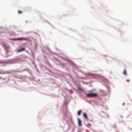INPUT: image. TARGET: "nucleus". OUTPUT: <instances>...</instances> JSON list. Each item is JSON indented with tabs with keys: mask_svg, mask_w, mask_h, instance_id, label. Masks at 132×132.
Wrapping results in <instances>:
<instances>
[{
	"mask_svg": "<svg viewBox=\"0 0 132 132\" xmlns=\"http://www.w3.org/2000/svg\"><path fill=\"white\" fill-rule=\"evenodd\" d=\"M83 115L84 117L86 119H88V117L87 115V114L85 113H84L83 114Z\"/></svg>",
	"mask_w": 132,
	"mask_h": 132,
	"instance_id": "obj_5",
	"label": "nucleus"
},
{
	"mask_svg": "<svg viewBox=\"0 0 132 132\" xmlns=\"http://www.w3.org/2000/svg\"><path fill=\"white\" fill-rule=\"evenodd\" d=\"M14 40H29V39L27 38H24L23 37L19 38H17L13 39Z\"/></svg>",
	"mask_w": 132,
	"mask_h": 132,
	"instance_id": "obj_2",
	"label": "nucleus"
},
{
	"mask_svg": "<svg viewBox=\"0 0 132 132\" xmlns=\"http://www.w3.org/2000/svg\"><path fill=\"white\" fill-rule=\"evenodd\" d=\"M123 74L126 75H127V71L125 69H124L123 71Z\"/></svg>",
	"mask_w": 132,
	"mask_h": 132,
	"instance_id": "obj_6",
	"label": "nucleus"
},
{
	"mask_svg": "<svg viewBox=\"0 0 132 132\" xmlns=\"http://www.w3.org/2000/svg\"><path fill=\"white\" fill-rule=\"evenodd\" d=\"M2 78L0 76V79H1V78Z\"/></svg>",
	"mask_w": 132,
	"mask_h": 132,
	"instance_id": "obj_11",
	"label": "nucleus"
},
{
	"mask_svg": "<svg viewBox=\"0 0 132 132\" xmlns=\"http://www.w3.org/2000/svg\"><path fill=\"white\" fill-rule=\"evenodd\" d=\"M81 112V110H79L78 112V115H80Z\"/></svg>",
	"mask_w": 132,
	"mask_h": 132,
	"instance_id": "obj_8",
	"label": "nucleus"
},
{
	"mask_svg": "<svg viewBox=\"0 0 132 132\" xmlns=\"http://www.w3.org/2000/svg\"><path fill=\"white\" fill-rule=\"evenodd\" d=\"M6 72L4 71H1V70H0V74H5L6 73Z\"/></svg>",
	"mask_w": 132,
	"mask_h": 132,
	"instance_id": "obj_7",
	"label": "nucleus"
},
{
	"mask_svg": "<svg viewBox=\"0 0 132 132\" xmlns=\"http://www.w3.org/2000/svg\"><path fill=\"white\" fill-rule=\"evenodd\" d=\"M86 95L89 97H94L97 96L98 94L97 93H90V94H86Z\"/></svg>",
	"mask_w": 132,
	"mask_h": 132,
	"instance_id": "obj_1",
	"label": "nucleus"
},
{
	"mask_svg": "<svg viewBox=\"0 0 132 132\" xmlns=\"http://www.w3.org/2000/svg\"><path fill=\"white\" fill-rule=\"evenodd\" d=\"M78 122L79 125V126H81V121L79 118H78Z\"/></svg>",
	"mask_w": 132,
	"mask_h": 132,
	"instance_id": "obj_3",
	"label": "nucleus"
},
{
	"mask_svg": "<svg viewBox=\"0 0 132 132\" xmlns=\"http://www.w3.org/2000/svg\"><path fill=\"white\" fill-rule=\"evenodd\" d=\"M25 50V49L24 48H23L19 50H18L17 51L18 53H19L23 51H24Z\"/></svg>",
	"mask_w": 132,
	"mask_h": 132,
	"instance_id": "obj_4",
	"label": "nucleus"
},
{
	"mask_svg": "<svg viewBox=\"0 0 132 132\" xmlns=\"http://www.w3.org/2000/svg\"><path fill=\"white\" fill-rule=\"evenodd\" d=\"M18 13L19 14H21L22 13V12L20 10H18Z\"/></svg>",
	"mask_w": 132,
	"mask_h": 132,
	"instance_id": "obj_9",
	"label": "nucleus"
},
{
	"mask_svg": "<svg viewBox=\"0 0 132 132\" xmlns=\"http://www.w3.org/2000/svg\"><path fill=\"white\" fill-rule=\"evenodd\" d=\"M127 81L128 82H129V79H127Z\"/></svg>",
	"mask_w": 132,
	"mask_h": 132,
	"instance_id": "obj_10",
	"label": "nucleus"
}]
</instances>
